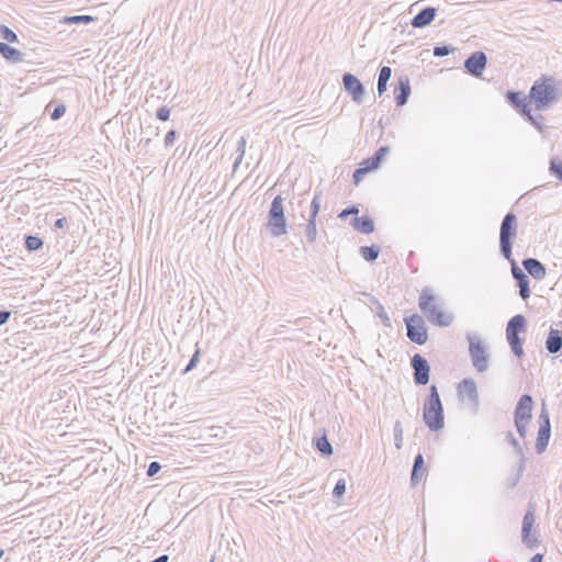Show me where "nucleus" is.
I'll return each mask as SVG.
<instances>
[{"mask_svg": "<svg viewBox=\"0 0 562 562\" xmlns=\"http://www.w3.org/2000/svg\"><path fill=\"white\" fill-rule=\"evenodd\" d=\"M392 77V69L389 66H382L379 71L376 90L382 95L387 89V82Z\"/></svg>", "mask_w": 562, "mask_h": 562, "instance_id": "b1692460", "label": "nucleus"}, {"mask_svg": "<svg viewBox=\"0 0 562 562\" xmlns=\"http://www.w3.org/2000/svg\"><path fill=\"white\" fill-rule=\"evenodd\" d=\"M414 382L417 385H426L429 382L430 366L425 357L415 353L411 359Z\"/></svg>", "mask_w": 562, "mask_h": 562, "instance_id": "9d476101", "label": "nucleus"}, {"mask_svg": "<svg viewBox=\"0 0 562 562\" xmlns=\"http://www.w3.org/2000/svg\"><path fill=\"white\" fill-rule=\"evenodd\" d=\"M95 20L94 16H91V15H71V16H66L64 22L66 24H89L91 22H93Z\"/></svg>", "mask_w": 562, "mask_h": 562, "instance_id": "2f4dec72", "label": "nucleus"}, {"mask_svg": "<svg viewBox=\"0 0 562 562\" xmlns=\"http://www.w3.org/2000/svg\"><path fill=\"white\" fill-rule=\"evenodd\" d=\"M453 52V47L450 45H439L434 47V55L436 57H445Z\"/></svg>", "mask_w": 562, "mask_h": 562, "instance_id": "ea45409f", "label": "nucleus"}, {"mask_svg": "<svg viewBox=\"0 0 562 562\" xmlns=\"http://www.w3.org/2000/svg\"><path fill=\"white\" fill-rule=\"evenodd\" d=\"M459 394H465L469 405L473 413L479 411L480 398L477 393V386L473 379H463L458 386Z\"/></svg>", "mask_w": 562, "mask_h": 562, "instance_id": "4468645a", "label": "nucleus"}, {"mask_svg": "<svg viewBox=\"0 0 562 562\" xmlns=\"http://www.w3.org/2000/svg\"><path fill=\"white\" fill-rule=\"evenodd\" d=\"M506 439L515 448L516 452L520 457H524L522 448L520 447L519 442L517 441V439L514 437V435L512 432L507 434ZM521 460H524V458H521Z\"/></svg>", "mask_w": 562, "mask_h": 562, "instance_id": "37998d69", "label": "nucleus"}, {"mask_svg": "<svg viewBox=\"0 0 562 562\" xmlns=\"http://www.w3.org/2000/svg\"><path fill=\"white\" fill-rule=\"evenodd\" d=\"M245 150H246V138L240 137V139L238 140V146H237L238 156L234 161V170H236L237 167L239 166V164L241 162L243 157L245 155Z\"/></svg>", "mask_w": 562, "mask_h": 562, "instance_id": "f704fd0d", "label": "nucleus"}, {"mask_svg": "<svg viewBox=\"0 0 562 562\" xmlns=\"http://www.w3.org/2000/svg\"><path fill=\"white\" fill-rule=\"evenodd\" d=\"M44 245V241L41 237L36 235H27L24 239V246L29 251H37Z\"/></svg>", "mask_w": 562, "mask_h": 562, "instance_id": "cd10ccee", "label": "nucleus"}, {"mask_svg": "<svg viewBox=\"0 0 562 562\" xmlns=\"http://www.w3.org/2000/svg\"><path fill=\"white\" fill-rule=\"evenodd\" d=\"M514 423H515L518 435L520 437L525 438L526 434H527V425L529 424V422L514 420Z\"/></svg>", "mask_w": 562, "mask_h": 562, "instance_id": "a18cd8bd", "label": "nucleus"}, {"mask_svg": "<svg viewBox=\"0 0 562 562\" xmlns=\"http://www.w3.org/2000/svg\"><path fill=\"white\" fill-rule=\"evenodd\" d=\"M423 420L431 431H439L445 427L443 405L435 384L430 385L424 402Z\"/></svg>", "mask_w": 562, "mask_h": 562, "instance_id": "20e7f679", "label": "nucleus"}, {"mask_svg": "<svg viewBox=\"0 0 562 562\" xmlns=\"http://www.w3.org/2000/svg\"><path fill=\"white\" fill-rule=\"evenodd\" d=\"M403 425L400 420H396L393 427V435H394V443L396 449H402L403 447Z\"/></svg>", "mask_w": 562, "mask_h": 562, "instance_id": "7c9ffc66", "label": "nucleus"}, {"mask_svg": "<svg viewBox=\"0 0 562 562\" xmlns=\"http://www.w3.org/2000/svg\"><path fill=\"white\" fill-rule=\"evenodd\" d=\"M11 316V313L9 311H0V326L4 325Z\"/></svg>", "mask_w": 562, "mask_h": 562, "instance_id": "603ef678", "label": "nucleus"}, {"mask_svg": "<svg viewBox=\"0 0 562 562\" xmlns=\"http://www.w3.org/2000/svg\"><path fill=\"white\" fill-rule=\"evenodd\" d=\"M527 330V319L522 314L514 315L506 325V339L512 352L517 358L524 356L522 342L519 334Z\"/></svg>", "mask_w": 562, "mask_h": 562, "instance_id": "39448f33", "label": "nucleus"}, {"mask_svg": "<svg viewBox=\"0 0 562 562\" xmlns=\"http://www.w3.org/2000/svg\"><path fill=\"white\" fill-rule=\"evenodd\" d=\"M524 269L536 280H543L547 274L546 266L536 258H526L521 262Z\"/></svg>", "mask_w": 562, "mask_h": 562, "instance_id": "a211bd4d", "label": "nucleus"}, {"mask_svg": "<svg viewBox=\"0 0 562 562\" xmlns=\"http://www.w3.org/2000/svg\"><path fill=\"white\" fill-rule=\"evenodd\" d=\"M68 225V220L66 217L57 218L54 226L56 228L63 229Z\"/></svg>", "mask_w": 562, "mask_h": 562, "instance_id": "864d4df0", "label": "nucleus"}, {"mask_svg": "<svg viewBox=\"0 0 562 562\" xmlns=\"http://www.w3.org/2000/svg\"><path fill=\"white\" fill-rule=\"evenodd\" d=\"M561 98V91L555 86L553 77L542 76L533 82L529 90L530 102L535 104L536 110L543 111L549 109Z\"/></svg>", "mask_w": 562, "mask_h": 562, "instance_id": "f03ea898", "label": "nucleus"}, {"mask_svg": "<svg viewBox=\"0 0 562 562\" xmlns=\"http://www.w3.org/2000/svg\"><path fill=\"white\" fill-rule=\"evenodd\" d=\"M149 143H150V138H147V139L145 140V144H146V145H149Z\"/></svg>", "mask_w": 562, "mask_h": 562, "instance_id": "13d9d810", "label": "nucleus"}, {"mask_svg": "<svg viewBox=\"0 0 562 562\" xmlns=\"http://www.w3.org/2000/svg\"><path fill=\"white\" fill-rule=\"evenodd\" d=\"M0 36L2 40L8 43H18L19 38L15 32H13L9 26L4 24H0Z\"/></svg>", "mask_w": 562, "mask_h": 562, "instance_id": "473e14b6", "label": "nucleus"}, {"mask_svg": "<svg viewBox=\"0 0 562 562\" xmlns=\"http://www.w3.org/2000/svg\"><path fill=\"white\" fill-rule=\"evenodd\" d=\"M4 554V551L2 549H0V559L3 557Z\"/></svg>", "mask_w": 562, "mask_h": 562, "instance_id": "4d7b16f0", "label": "nucleus"}, {"mask_svg": "<svg viewBox=\"0 0 562 562\" xmlns=\"http://www.w3.org/2000/svg\"><path fill=\"white\" fill-rule=\"evenodd\" d=\"M546 349L549 353L555 355L562 350V330L550 328L546 339Z\"/></svg>", "mask_w": 562, "mask_h": 562, "instance_id": "aec40b11", "label": "nucleus"}, {"mask_svg": "<svg viewBox=\"0 0 562 562\" xmlns=\"http://www.w3.org/2000/svg\"><path fill=\"white\" fill-rule=\"evenodd\" d=\"M390 148L387 146H381L370 158L363 160L362 165H364L370 171L378 169L389 154Z\"/></svg>", "mask_w": 562, "mask_h": 562, "instance_id": "5701e85b", "label": "nucleus"}, {"mask_svg": "<svg viewBox=\"0 0 562 562\" xmlns=\"http://www.w3.org/2000/svg\"><path fill=\"white\" fill-rule=\"evenodd\" d=\"M161 469V465L157 461H151L147 467V475L154 476L156 475Z\"/></svg>", "mask_w": 562, "mask_h": 562, "instance_id": "de8ad7c7", "label": "nucleus"}, {"mask_svg": "<svg viewBox=\"0 0 562 562\" xmlns=\"http://www.w3.org/2000/svg\"><path fill=\"white\" fill-rule=\"evenodd\" d=\"M518 223L517 216L508 212L501 222L499 227V252L510 262L512 276L518 285L530 283L528 276L521 270L513 258V244L517 236Z\"/></svg>", "mask_w": 562, "mask_h": 562, "instance_id": "f257e3e1", "label": "nucleus"}, {"mask_svg": "<svg viewBox=\"0 0 562 562\" xmlns=\"http://www.w3.org/2000/svg\"><path fill=\"white\" fill-rule=\"evenodd\" d=\"M315 448L325 457H330L334 452L333 446L326 435L317 437L314 440Z\"/></svg>", "mask_w": 562, "mask_h": 562, "instance_id": "a878e982", "label": "nucleus"}, {"mask_svg": "<svg viewBox=\"0 0 562 562\" xmlns=\"http://www.w3.org/2000/svg\"><path fill=\"white\" fill-rule=\"evenodd\" d=\"M168 560H169V557L167 554H162L149 562H168Z\"/></svg>", "mask_w": 562, "mask_h": 562, "instance_id": "6e6d98bb", "label": "nucleus"}, {"mask_svg": "<svg viewBox=\"0 0 562 562\" xmlns=\"http://www.w3.org/2000/svg\"><path fill=\"white\" fill-rule=\"evenodd\" d=\"M380 247L378 245H371V246H361L359 249L360 255L363 257L364 260L369 262H373L378 259L380 255Z\"/></svg>", "mask_w": 562, "mask_h": 562, "instance_id": "bb28decb", "label": "nucleus"}, {"mask_svg": "<svg viewBox=\"0 0 562 562\" xmlns=\"http://www.w3.org/2000/svg\"><path fill=\"white\" fill-rule=\"evenodd\" d=\"M487 64L486 54L482 50L472 53L463 63L465 72L474 78H481Z\"/></svg>", "mask_w": 562, "mask_h": 562, "instance_id": "f8f14e48", "label": "nucleus"}, {"mask_svg": "<svg viewBox=\"0 0 562 562\" xmlns=\"http://www.w3.org/2000/svg\"><path fill=\"white\" fill-rule=\"evenodd\" d=\"M305 236H306V240L310 244H313L316 240V237H317L316 220H314V218L307 220V224L305 227Z\"/></svg>", "mask_w": 562, "mask_h": 562, "instance_id": "c756f323", "label": "nucleus"}, {"mask_svg": "<svg viewBox=\"0 0 562 562\" xmlns=\"http://www.w3.org/2000/svg\"><path fill=\"white\" fill-rule=\"evenodd\" d=\"M0 54L5 60L13 64L23 61L24 54L4 42H0Z\"/></svg>", "mask_w": 562, "mask_h": 562, "instance_id": "412c9836", "label": "nucleus"}, {"mask_svg": "<svg viewBox=\"0 0 562 562\" xmlns=\"http://www.w3.org/2000/svg\"><path fill=\"white\" fill-rule=\"evenodd\" d=\"M199 360H200V350L196 349L194 351V353L192 355L191 359L189 360V362H188V364H187V367L184 369V372H189L192 369H194L196 367Z\"/></svg>", "mask_w": 562, "mask_h": 562, "instance_id": "c03bdc74", "label": "nucleus"}, {"mask_svg": "<svg viewBox=\"0 0 562 562\" xmlns=\"http://www.w3.org/2000/svg\"><path fill=\"white\" fill-rule=\"evenodd\" d=\"M526 120L530 122L538 131L542 132L543 124L542 121L544 117L542 115L533 116L531 114V111L529 112V115H525Z\"/></svg>", "mask_w": 562, "mask_h": 562, "instance_id": "4c0bfd02", "label": "nucleus"}, {"mask_svg": "<svg viewBox=\"0 0 562 562\" xmlns=\"http://www.w3.org/2000/svg\"><path fill=\"white\" fill-rule=\"evenodd\" d=\"M345 492H346V480L339 479L334 486L333 496L335 498H340V497H342Z\"/></svg>", "mask_w": 562, "mask_h": 562, "instance_id": "e433bc0d", "label": "nucleus"}, {"mask_svg": "<svg viewBox=\"0 0 562 562\" xmlns=\"http://www.w3.org/2000/svg\"><path fill=\"white\" fill-rule=\"evenodd\" d=\"M370 301H371L372 304H374L376 306V315L381 319L383 325L386 326V327H391L392 326L391 318L389 317V315L384 311L383 305L379 302V300L376 297H374L372 295H371Z\"/></svg>", "mask_w": 562, "mask_h": 562, "instance_id": "c85d7f7f", "label": "nucleus"}, {"mask_svg": "<svg viewBox=\"0 0 562 562\" xmlns=\"http://www.w3.org/2000/svg\"><path fill=\"white\" fill-rule=\"evenodd\" d=\"M550 172L562 182V160L552 158L550 160Z\"/></svg>", "mask_w": 562, "mask_h": 562, "instance_id": "72a5a7b5", "label": "nucleus"}, {"mask_svg": "<svg viewBox=\"0 0 562 562\" xmlns=\"http://www.w3.org/2000/svg\"><path fill=\"white\" fill-rule=\"evenodd\" d=\"M522 470H524V460L520 461L518 474L516 475L515 479L510 480V482L508 483V487L512 488L518 483V481L520 480Z\"/></svg>", "mask_w": 562, "mask_h": 562, "instance_id": "3c124183", "label": "nucleus"}, {"mask_svg": "<svg viewBox=\"0 0 562 562\" xmlns=\"http://www.w3.org/2000/svg\"><path fill=\"white\" fill-rule=\"evenodd\" d=\"M319 209H321L319 195L315 194L311 202V205H310V217L308 218L316 220Z\"/></svg>", "mask_w": 562, "mask_h": 562, "instance_id": "c9c22d12", "label": "nucleus"}, {"mask_svg": "<svg viewBox=\"0 0 562 562\" xmlns=\"http://www.w3.org/2000/svg\"><path fill=\"white\" fill-rule=\"evenodd\" d=\"M66 112V105L64 103H60L58 104L57 106H55V109L53 110V112L50 113V119L53 121H57L59 120L61 116H64Z\"/></svg>", "mask_w": 562, "mask_h": 562, "instance_id": "a19ab883", "label": "nucleus"}, {"mask_svg": "<svg viewBox=\"0 0 562 562\" xmlns=\"http://www.w3.org/2000/svg\"><path fill=\"white\" fill-rule=\"evenodd\" d=\"M543 561V554L542 553H536L531 559L530 562H542Z\"/></svg>", "mask_w": 562, "mask_h": 562, "instance_id": "5fc2aeb1", "label": "nucleus"}, {"mask_svg": "<svg viewBox=\"0 0 562 562\" xmlns=\"http://www.w3.org/2000/svg\"><path fill=\"white\" fill-rule=\"evenodd\" d=\"M170 116V109L166 105L160 106L156 112V117L160 121H167Z\"/></svg>", "mask_w": 562, "mask_h": 562, "instance_id": "49530a36", "label": "nucleus"}, {"mask_svg": "<svg viewBox=\"0 0 562 562\" xmlns=\"http://www.w3.org/2000/svg\"><path fill=\"white\" fill-rule=\"evenodd\" d=\"M404 322L406 325L407 338L417 345L426 344L428 339V333L424 318L418 314H413L408 317H405Z\"/></svg>", "mask_w": 562, "mask_h": 562, "instance_id": "6e6552de", "label": "nucleus"}, {"mask_svg": "<svg viewBox=\"0 0 562 562\" xmlns=\"http://www.w3.org/2000/svg\"><path fill=\"white\" fill-rule=\"evenodd\" d=\"M266 226L273 237H279L286 234L288 225L286 217L284 215L283 198L281 195L273 198L268 212V221Z\"/></svg>", "mask_w": 562, "mask_h": 562, "instance_id": "423d86ee", "label": "nucleus"}, {"mask_svg": "<svg viewBox=\"0 0 562 562\" xmlns=\"http://www.w3.org/2000/svg\"><path fill=\"white\" fill-rule=\"evenodd\" d=\"M539 430L536 439V450L538 453H542L546 451L550 437H551V422L550 415L547 409V404L543 401L541 411L538 417Z\"/></svg>", "mask_w": 562, "mask_h": 562, "instance_id": "1a4fd4ad", "label": "nucleus"}, {"mask_svg": "<svg viewBox=\"0 0 562 562\" xmlns=\"http://www.w3.org/2000/svg\"><path fill=\"white\" fill-rule=\"evenodd\" d=\"M533 398L529 394L519 397L514 412V420L530 422L532 417Z\"/></svg>", "mask_w": 562, "mask_h": 562, "instance_id": "2eb2a0df", "label": "nucleus"}, {"mask_svg": "<svg viewBox=\"0 0 562 562\" xmlns=\"http://www.w3.org/2000/svg\"><path fill=\"white\" fill-rule=\"evenodd\" d=\"M371 172L364 165L361 164V167L356 169L352 175L353 183L357 186L362 180L363 176Z\"/></svg>", "mask_w": 562, "mask_h": 562, "instance_id": "58836bf2", "label": "nucleus"}, {"mask_svg": "<svg viewBox=\"0 0 562 562\" xmlns=\"http://www.w3.org/2000/svg\"><path fill=\"white\" fill-rule=\"evenodd\" d=\"M437 9L427 7L422 9L413 19L412 26L415 29H423L428 26L436 18Z\"/></svg>", "mask_w": 562, "mask_h": 562, "instance_id": "6ab92c4d", "label": "nucleus"}, {"mask_svg": "<svg viewBox=\"0 0 562 562\" xmlns=\"http://www.w3.org/2000/svg\"><path fill=\"white\" fill-rule=\"evenodd\" d=\"M505 97L507 102L517 109L522 116L529 115L531 109L526 95L518 91H507Z\"/></svg>", "mask_w": 562, "mask_h": 562, "instance_id": "f3484780", "label": "nucleus"}, {"mask_svg": "<svg viewBox=\"0 0 562 562\" xmlns=\"http://www.w3.org/2000/svg\"><path fill=\"white\" fill-rule=\"evenodd\" d=\"M530 283H526L522 285H518L519 288V295L522 300H527L530 296Z\"/></svg>", "mask_w": 562, "mask_h": 562, "instance_id": "8fccbe9b", "label": "nucleus"}, {"mask_svg": "<svg viewBox=\"0 0 562 562\" xmlns=\"http://www.w3.org/2000/svg\"><path fill=\"white\" fill-rule=\"evenodd\" d=\"M176 136H177V132H176L175 130H170V131L166 134V136H165V140H164L165 146H166V147H170V146H172V145H173V143H175Z\"/></svg>", "mask_w": 562, "mask_h": 562, "instance_id": "09e8293b", "label": "nucleus"}, {"mask_svg": "<svg viewBox=\"0 0 562 562\" xmlns=\"http://www.w3.org/2000/svg\"><path fill=\"white\" fill-rule=\"evenodd\" d=\"M420 471H425V463H424L423 454L418 453L414 458L413 469H412V473H411V482L413 485L418 483Z\"/></svg>", "mask_w": 562, "mask_h": 562, "instance_id": "393cba45", "label": "nucleus"}, {"mask_svg": "<svg viewBox=\"0 0 562 562\" xmlns=\"http://www.w3.org/2000/svg\"><path fill=\"white\" fill-rule=\"evenodd\" d=\"M418 306L432 325L447 327L453 322V315L442 310V305L437 303V297L429 289L422 290Z\"/></svg>", "mask_w": 562, "mask_h": 562, "instance_id": "7ed1b4c3", "label": "nucleus"}, {"mask_svg": "<svg viewBox=\"0 0 562 562\" xmlns=\"http://www.w3.org/2000/svg\"><path fill=\"white\" fill-rule=\"evenodd\" d=\"M395 102L397 106H404L411 95V82L407 76H401L394 89Z\"/></svg>", "mask_w": 562, "mask_h": 562, "instance_id": "dca6fc26", "label": "nucleus"}, {"mask_svg": "<svg viewBox=\"0 0 562 562\" xmlns=\"http://www.w3.org/2000/svg\"><path fill=\"white\" fill-rule=\"evenodd\" d=\"M535 507L533 505L529 504V507L524 516L522 519V527H521V539L522 542L530 549L538 546L539 541L537 538L531 537L530 532L535 524Z\"/></svg>", "mask_w": 562, "mask_h": 562, "instance_id": "ddd939ff", "label": "nucleus"}, {"mask_svg": "<svg viewBox=\"0 0 562 562\" xmlns=\"http://www.w3.org/2000/svg\"><path fill=\"white\" fill-rule=\"evenodd\" d=\"M350 224L356 231L362 234H371L374 231V222L367 215L353 217Z\"/></svg>", "mask_w": 562, "mask_h": 562, "instance_id": "4be33fe9", "label": "nucleus"}, {"mask_svg": "<svg viewBox=\"0 0 562 562\" xmlns=\"http://www.w3.org/2000/svg\"><path fill=\"white\" fill-rule=\"evenodd\" d=\"M342 86L351 100L358 104L362 103L364 97V86L357 76L350 72L342 75Z\"/></svg>", "mask_w": 562, "mask_h": 562, "instance_id": "9b49d317", "label": "nucleus"}, {"mask_svg": "<svg viewBox=\"0 0 562 562\" xmlns=\"http://www.w3.org/2000/svg\"><path fill=\"white\" fill-rule=\"evenodd\" d=\"M359 213V209L356 205L348 206L344 209L339 214L338 217L340 220H346L349 215H357Z\"/></svg>", "mask_w": 562, "mask_h": 562, "instance_id": "79ce46f5", "label": "nucleus"}, {"mask_svg": "<svg viewBox=\"0 0 562 562\" xmlns=\"http://www.w3.org/2000/svg\"><path fill=\"white\" fill-rule=\"evenodd\" d=\"M467 339L473 367L477 372H485L488 368L490 358L486 346L476 334L469 333Z\"/></svg>", "mask_w": 562, "mask_h": 562, "instance_id": "0eeeda50", "label": "nucleus"}]
</instances>
